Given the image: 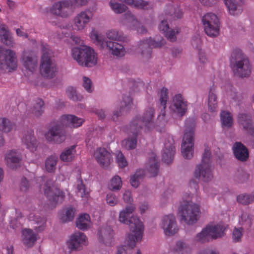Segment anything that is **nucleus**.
I'll use <instances>...</instances> for the list:
<instances>
[{
	"label": "nucleus",
	"instance_id": "29",
	"mask_svg": "<svg viewBox=\"0 0 254 254\" xmlns=\"http://www.w3.org/2000/svg\"><path fill=\"white\" fill-rule=\"evenodd\" d=\"M92 223L90 216L87 213L79 215L76 220V226L80 230L85 231L91 227Z\"/></svg>",
	"mask_w": 254,
	"mask_h": 254
},
{
	"label": "nucleus",
	"instance_id": "26",
	"mask_svg": "<svg viewBox=\"0 0 254 254\" xmlns=\"http://www.w3.org/2000/svg\"><path fill=\"white\" fill-rule=\"evenodd\" d=\"M126 21L132 25V28L136 30L138 33L143 34L146 32L145 27L141 25L139 22L131 12H127L123 16L122 22L123 24H126Z\"/></svg>",
	"mask_w": 254,
	"mask_h": 254
},
{
	"label": "nucleus",
	"instance_id": "13",
	"mask_svg": "<svg viewBox=\"0 0 254 254\" xmlns=\"http://www.w3.org/2000/svg\"><path fill=\"white\" fill-rule=\"evenodd\" d=\"M235 54V73L242 77L249 76L251 73L252 67L248 58L241 50H236Z\"/></svg>",
	"mask_w": 254,
	"mask_h": 254
},
{
	"label": "nucleus",
	"instance_id": "20",
	"mask_svg": "<svg viewBox=\"0 0 254 254\" xmlns=\"http://www.w3.org/2000/svg\"><path fill=\"white\" fill-rule=\"evenodd\" d=\"M174 153V140L172 136H168L164 142V148L162 150L163 160L167 164L171 163L173 159Z\"/></svg>",
	"mask_w": 254,
	"mask_h": 254
},
{
	"label": "nucleus",
	"instance_id": "6",
	"mask_svg": "<svg viewBox=\"0 0 254 254\" xmlns=\"http://www.w3.org/2000/svg\"><path fill=\"white\" fill-rule=\"evenodd\" d=\"M89 36L94 43L102 48L107 47L113 55L117 57H122L125 55L126 51L122 44L112 41H105L103 36L94 28H92Z\"/></svg>",
	"mask_w": 254,
	"mask_h": 254
},
{
	"label": "nucleus",
	"instance_id": "25",
	"mask_svg": "<svg viewBox=\"0 0 254 254\" xmlns=\"http://www.w3.org/2000/svg\"><path fill=\"white\" fill-rule=\"evenodd\" d=\"M206 227L212 240L220 238L225 235L226 228L221 223L209 224Z\"/></svg>",
	"mask_w": 254,
	"mask_h": 254
},
{
	"label": "nucleus",
	"instance_id": "51",
	"mask_svg": "<svg viewBox=\"0 0 254 254\" xmlns=\"http://www.w3.org/2000/svg\"><path fill=\"white\" fill-rule=\"evenodd\" d=\"M122 181L119 176H114L110 180L109 188L112 190H119L122 187Z\"/></svg>",
	"mask_w": 254,
	"mask_h": 254
},
{
	"label": "nucleus",
	"instance_id": "12",
	"mask_svg": "<svg viewBox=\"0 0 254 254\" xmlns=\"http://www.w3.org/2000/svg\"><path fill=\"white\" fill-rule=\"evenodd\" d=\"M165 43V41L162 38L157 41L151 37L144 39L138 43L137 52L142 58L148 59L151 56V48L161 47Z\"/></svg>",
	"mask_w": 254,
	"mask_h": 254
},
{
	"label": "nucleus",
	"instance_id": "33",
	"mask_svg": "<svg viewBox=\"0 0 254 254\" xmlns=\"http://www.w3.org/2000/svg\"><path fill=\"white\" fill-rule=\"evenodd\" d=\"M12 129V125L11 122L5 118H0V147L4 145L5 141L3 137V133H8Z\"/></svg>",
	"mask_w": 254,
	"mask_h": 254
},
{
	"label": "nucleus",
	"instance_id": "63",
	"mask_svg": "<svg viewBox=\"0 0 254 254\" xmlns=\"http://www.w3.org/2000/svg\"><path fill=\"white\" fill-rule=\"evenodd\" d=\"M123 198L126 203H130L133 199L131 197V192L129 190H126L123 193Z\"/></svg>",
	"mask_w": 254,
	"mask_h": 254
},
{
	"label": "nucleus",
	"instance_id": "59",
	"mask_svg": "<svg viewBox=\"0 0 254 254\" xmlns=\"http://www.w3.org/2000/svg\"><path fill=\"white\" fill-rule=\"evenodd\" d=\"M243 228L241 227L235 228L232 234L233 240L235 242L241 241L243 235Z\"/></svg>",
	"mask_w": 254,
	"mask_h": 254
},
{
	"label": "nucleus",
	"instance_id": "49",
	"mask_svg": "<svg viewBox=\"0 0 254 254\" xmlns=\"http://www.w3.org/2000/svg\"><path fill=\"white\" fill-rule=\"evenodd\" d=\"M237 201L243 205H248L254 201V191L251 194L242 193L238 195Z\"/></svg>",
	"mask_w": 254,
	"mask_h": 254
},
{
	"label": "nucleus",
	"instance_id": "54",
	"mask_svg": "<svg viewBox=\"0 0 254 254\" xmlns=\"http://www.w3.org/2000/svg\"><path fill=\"white\" fill-rule=\"evenodd\" d=\"M239 223L245 228L249 227L252 223V219L249 214L243 212L239 216Z\"/></svg>",
	"mask_w": 254,
	"mask_h": 254
},
{
	"label": "nucleus",
	"instance_id": "56",
	"mask_svg": "<svg viewBox=\"0 0 254 254\" xmlns=\"http://www.w3.org/2000/svg\"><path fill=\"white\" fill-rule=\"evenodd\" d=\"M44 102L41 100L39 99L37 101L36 103L34 104L32 113L36 117L40 116L44 112Z\"/></svg>",
	"mask_w": 254,
	"mask_h": 254
},
{
	"label": "nucleus",
	"instance_id": "15",
	"mask_svg": "<svg viewBox=\"0 0 254 254\" xmlns=\"http://www.w3.org/2000/svg\"><path fill=\"white\" fill-rule=\"evenodd\" d=\"M93 12L86 9L78 13L74 17L72 22V29L77 31H82L92 20Z\"/></svg>",
	"mask_w": 254,
	"mask_h": 254
},
{
	"label": "nucleus",
	"instance_id": "16",
	"mask_svg": "<svg viewBox=\"0 0 254 254\" xmlns=\"http://www.w3.org/2000/svg\"><path fill=\"white\" fill-rule=\"evenodd\" d=\"M135 209V206L133 204H131L127 206L119 213V222L128 225L130 232H131V227L135 226L136 223H140L142 227L144 228L143 224L138 217L134 215L130 216V215L133 213Z\"/></svg>",
	"mask_w": 254,
	"mask_h": 254
},
{
	"label": "nucleus",
	"instance_id": "30",
	"mask_svg": "<svg viewBox=\"0 0 254 254\" xmlns=\"http://www.w3.org/2000/svg\"><path fill=\"white\" fill-rule=\"evenodd\" d=\"M28 219L32 224L36 225L34 226V230L36 233L43 231L46 227V220L38 216H36L34 213H31L28 216Z\"/></svg>",
	"mask_w": 254,
	"mask_h": 254
},
{
	"label": "nucleus",
	"instance_id": "7",
	"mask_svg": "<svg viewBox=\"0 0 254 254\" xmlns=\"http://www.w3.org/2000/svg\"><path fill=\"white\" fill-rule=\"evenodd\" d=\"M36 183L39 184L40 191H43L48 197L49 201L54 205L62 203L64 200L65 194L68 193L66 190L64 191L54 187L51 182L45 183L42 177L38 178Z\"/></svg>",
	"mask_w": 254,
	"mask_h": 254
},
{
	"label": "nucleus",
	"instance_id": "42",
	"mask_svg": "<svg viewBox=\"0 0 254 254\" xmlns=\"http://www.w3.org/2000/svg\"><path fill=\"white\" fill-rule=\"evenodd\" d=\"M106 36L108 39L112 41L123 42L126 40L124 34L117 29H111L107 30Z\"/></svg>",
	"mask_w": 254,
	"mask_h": 254
},
{
	"label": "nucleus",
	"instance_id": "21",
	"mask_svg": "<svg viewBox=\"0 0 254 254\" xmlns=\"http://www.w3.org/2000/svg\"><path fill=\"white\" fill-rule=\"evenodd\" d=\"M187 108L188 103L181 95L178 94L174 97L172 105L170 107L173 112L182 116L185 114Z\"/></svg>",
	"mask_w": 254,
	"mask_h": 254
},
{
	"label": "nucleus",
	"instance_id": "64",
	"mask_svg": "<svg viewBox=\"0 0 254 254\" xmlns=\"http://www.w3.org/2000/svg\"><path fill=\"white\" fill-rule=\"evenodd\" d=\"M159 29L164 33L167 32L170 29L168 24L166 20L162 19L161 20V23L159 25Z\"/></svg>",
	"mask_w": 254,
	"mask_h": 254
},
{
	"label": "nucleus",
	"instance_id": "3",
	"mask_svg": "<svg viewBox=\"0 0 254 254\" xmlns=\"http://www.w3.org/2000/svg\"><path fill=\"white\" fill-rule=\"evenodd\" d=\"M214 166L212 164L209 148L205 149L201 162L197 165L193 171L195 179L205 183L211 181L213 178Z\"/></svg>",
	"mask_w": 254,
	"mask_h": 254
},
{
	"label": "nucleus",
	"instance_id": "37",
	"mask_svg": "<svg viewBox=\"0 0 254 254\" xmlns=\"http://www.w3.org/2000/svg\"><path fill=\"white\" fill-rule=\"evenodd\" d=\"M76 145H72L65 149L60 155V159L65 162H70L74 160L76 155Z\"/></svg>",
	"mask_w": 254,
	"mask_h": 254
},
{
	"label": "nucleus",
	"instance_id": "43",
	"mask_svg": "<svg viewBox=\"0 0 254 254\" xmlns=\"http://www.w3.org/2000/svg\"><path fill=\"white\" fill-rule=\"evenodd\" d=\"M77 195L81 197L83 200H86L89 197L90 191L85 188L81 180H77L76 183Z\"/></svg>",
	"mask_w": 254,
	"mask_h": 254
},
{
	"label": "nucleus",
	"instance_id": "8",
	"mask_svg": "<svg viewBox=\"0 0 254 254\" xmlns=\"http://www.w3.org/2000/svg\"><path fill=\"white\" fill-rule=\"evenodd\" d=\"M195 122L192 120H188L186 123L181 145V152L184 157L190 159L193 155V137Z\"/></svg>",
	"mask_w": 254,
	"mask_h": 254
},
{
	"label": "nucleus",
	"instance_id": "27",
	"mask_svg": "<svg viewBox=\"0 0 254 254\" xmlns=\"http://www.w3.org/2000/svg\"><path fill=\"white\" fill-rule=\"evenodd\" d=\"M232 149L234 156L238 160L245 161L248 159V150L242 143L239 142L235 143Z\"/></svg>",
	"mask_w": 254,
	"mask_h": 254
},
{
	"label": "nucleus",
	"instance_id": "50",
	"mask_svg": "<svg viewBox=\"0 0 254 254\" xmlns=\"http://www.w3.org/2000/svg\"><path fill=\"white\" fill-rule=\"evenodd\" d=\"M67 96L74 101H80L83 99V96L76 92L75 88L68 87L66 90Z\"/></svg>",
	"mask_w": 254,
	"mask_h": 254
},
{
	"label": "nucleus",
	"instance_id": "22",
	"mask_svg": "<svg viewBox=\"0 0 254 254\" xmlns=\"http://www.w3.org/2000/svg\"><path fill=\"white\" fill-rule=\"evenodd\" d=\"M93 156L97 162L103 168H107L111 164V154L104 148H97Z\"/></svg>",
	"mask_w": 254,
	"mask_h": 254
},
{
	"label": "nucleus",
	"instance_id": "48",
	"mask_svg": "<svg viewBox=\"0 0 254 254\" xmlns=\"http://www.w3.org/2000/svg\"><path fill=\"white\" fill-rule=\"evenodd\" d=\"M145 172L143 169L137 170L134 174L130 177V183L131 185L135 188H137Z\"/></svg>",
	"mask_w": 254,
	"mask_h": 254
},
{
	"label": "nucleus",
	"instance_id": "24",
	"mask_svg": "<svg viewBox=\"0 0 254 254\" xmlns=\"http://www.w3.org/2000/svg\"><path fill=\"white\" fill-rule=\"evenodd\" d=\"M21 241L25 247H33L38 239V235L30 228H24L21 231Z\"/></svg>",
	"mask_w": 254,
	"mask_h": 254
},
{
	"label": "nucleus",
	"instance_id": "60",
	"mask_svg": "<svg viewBox=\"0 0 254 254\" xmlns=\"http://www.w3.org/2000/svg\"><path fill=\"white\" fill-rule=\"evenodd\" d=\"M180 32V29L176 28L173 29H169L167 32L165 33V36L170 41L174 42L176 41V35Z\"/></svg>",
	"mask_w": 254,
	"mask_h": 254
},
{
	"label": "nucleus",
	"instance_id": "28",
	"mask_svg": "<svg viewBox=\"0 0 254 254\" xmlns=\"http://www.w3.org/2000/svg\"><path fill=\"white\" fill-rule=\"evenodd\" d=\"M114 235V231L110 226L101 228L98 233L100 241L107 245L111 244Z\"/></svg>",
	"mask_w": 254,
	"mask_h": 254
},
{
	"label": "nucleus",
	"instance_id": "35",
	"mask_svg": "<svg viewBox=\"0 0 254 254\" xmlns=\"http://www.w3.org/2000/svg\"><path fill=\"white\" fill-rule=\"evenodd\" d=\"M224 2L230 14L236 16L242 13L243 8L236 0H224Z\"/></svg>",
	"mask_w": 254,
	"mask_h": 254
},
{
	"label": "nucleus",
	"instance_id": "53",
	"mask_svg": "<svg viewBox=\"0 0 254 254\" xmlns=\"http://www.w3.org/2000/svg\"><path fill=\"white\" fill-rule=\"evenodd\" d=\"M57 162V157L52 155L49 157L45 161V168L47 171L52 172L55 170Z\"/></svg>",
	"mask_w": 254,
	"mask_h": 254
},
{
	"label": "nucleus",
	"instance_id": "31",
	"mask_svg": "<svg viewBox=\"0 0 254 254\" xmlns=\"http://www.w3.org/2000/svg\"><path fill=\"white\" fill-rule=\"evenodd\" d=\"M207 107L208 111L212 113L216 112L218 110V100L216 89L210 88L208 95Z\"/></svg>",
	"mask_w": 254,
	"mask_h": 254
},
{
	"label": "nucleus",
	"instance_id": "9",
	"mask_svg": "<svg viewBox=\"0 0 254 254\" xmlns=\"http://www.w3.org/2000/svg\"><path fill=\"white\" fill-rule=\"evenodd\" d=\"M42 56L40 67V73L42 76L48 78L55 76L58 69L57 64L51 59L53 54L48 45H42Z\"/></svg>",
	"mask_w": 254,
	"mask_h": 254
},
{
	"label": "nucleus",
	"instance_id": "10",
	"mask_svg": "<svg viewBox=\"0 0 254 254\" xmlns=\"http://www.w3.org/2000/svg\"><path fill=\"white\" fill-rule=\"evenodd\" d=\"M143 228L140 223H136L135 226L131 227L130 233L128 234L125 244L118 247V251L122 254L126 253L128 250L133 249L137 243L142 239Z\"/></svg>",
	"mask_w": 254,
	"mask_h": 254
},
{
	"label": "nucleus",
	"instance_id": "14",
	"mask_svg": "<svg viewBox=\"0 0 254 254\" xmlns=\"http://www.w3.org/2000/svg\"><path fill=\"white\" fill-rule=\"evenodd\" d=\"M159 227L167 236H172L179 231L175 216L173 214L165 215L161 217Z\"/></svg>",
	"mask_w": 254,
	"mask_h": 254
},
{
	"label": "nucleus",
	"instance_id": "32",
	"mask_svg": "<svg viewBox=\"0 0 254 254\" xmlns=\"http://www.w3.org/2000/svg\"><path fill=\"white\" fill-rule=\"evenodd\" d=\"M22 143L27 149L31 152L35 151L38 146V142L32 132H28L22 140Z\"/></svg>",
	"mask_w": 254,
	"mask_h": 254
},
{
	"label": "nucleus",
	"instance_id": "62",
	"mask_svg": "<svg viewBox=\"0 0 254 254\" xmlns=\"http://www.w3.org/2000/svg\"><path fill=\"white\" fill-rule=\"evenodd\" d=\"M82 85L87 92L91 93L93 91V85L91 80L89 78L86 76L83 77Z\"/></svg>",
	"mask_w": 254,
	"mask_h": 254
},
{
	"label": "nucleus",
	"instance_id": "4",
	"mask_svg": "<svg viewBox=\"0 0 254 254\" xmlns=\"http://www.w3.org/2000/svg\"><path fill=\"white\" fill-rule=\"evenodd\" d=\"M178 213L181 221L188 225H192L196 223L198 219L200 214L199 206L190 200V195L188 198H186V195H184Z\"/></svg>",
	"mask_w": 254,
	"mask_h": 254
},
{
	"label": "nucleus",
	"instance_id": "58",
	"mask_svg": "<svg viewBox=\"0 0 254 254\" xmlns=\"http://www.w3.org/2000/svg\"><path fill=\"white\" fill-rule=\"evenodd\" d=\"M106 201L109 205L114 206L118 204L119 199L118 196L115 193L109 192L106 195Z\"/></svg>",
	"mask_w": 254,
	"mask_h": 254
},
{
	"label": "nucleus",
	"instance_id": "34",
	"mask_svg": "<svg viewBox=\"0 0 254 254\" xmlns=\"http://www.w3.org/2000/svg\"><path fill=\"white\" fill-rule=\"evenodd\" d=\"M146 169L150 173V177L155 176L158 172V162L156 158V155L154 153L151 154L149 159L146 163Z\"/></svg>",
	"mask_w": 254,
	"mask_h": 254
},
{
	"label": "nucleus",
	"instance_id": "61",
	"mask_svg": "<svg viewBox=\"0 0 254 254\" xmlns=\"http://www.w3.org/2000/svg\"><path fill=\"white\" fill-rule=\"evenodd\" d=\"M132 104V102L131 97L129 96L125 95L122 97L120 106L122 108L128 110L131 107Z\"/></svg>",
	"mask_w": 254,
	"mask_h": 254
},
{
	"label": "nucleus",
	"instance_id": "52",
	"mask_svg": "<svg viewBox=\"0 0 254 254\" xmlns=\"http://www.w3.org/2000/svg\"><path fill=\"white\" fill-rule=\"evenodd\" d=\"M109 5L112 10L116 13H121L125 11L127 6L123 4L118 2L117 0H111Z\"/></svg>",
	"mask_w": 254,
	"mask_h": 254
},
{
	"label": "nucleus",
	"instance_id": "23",
	"mask_svg": "<svg viewBox=\"0 0 254 254\" xmlns=\"http://www.w3.org/2000/svg\"><path fill=\"white\" fill-rule=\"evenodd\" d=\"M21 159V153L18 149L9 150L4 155L6 165L11 169L16 168L19 166Z\"/></svg>",
	"mask_w": 254,
	"mask_h": 254
},
{
	"label": "nucleus",
	"instance_id": "45",
	"mask_svg": "<svg viewBox=\"0 0 254 254\" xmlns=\"http://www.w3.org/2000/svg\"><path fill=\"white\" fill-rule=\"evenodd\" d=\"M221 125L223 128H229L233 125V118L231 113L228 111H222L220 114Z\"/></svg>",
	"mask_w": 254,
	"mask_h": 254
},
{
	"label": "nucleus",
	"instance_id": "57",
	"mask_svg": "<svg viewBox=\"0 0 254 254\" xmlns=\"http://www.w3.org/2000/svg\"><path fill=\"white\" fill-rule=\"evenodd\" d=\"M115 156L116 162L120 168H123L127 166V161L120 151H117L116 152Z\"/></svg>",
	"mask_w": 254,
	"mask_h": 254
},
{
	"label": "nucleus",
	"instance_id": "5",
	"mask_svg": "<svg viewBox=\"0 0 254 254\" xmlns=\"http://www.w3.org/2000/svg\"><path fill=\"white\" fill-rule=\"evenodd\" d=\"M71 55L73 59L81 66L91 67L97 64V54L88 46L74 47L71 49Z\"/></svg>",
	"mask_w": 254,
	"mask_h": 254
},
{
	"label": "nucleus",
	"instance_id": "41",
	"mask_svg": "<svg viewBox=\"0 0 254 254\" xmlns=\"http://www.w3.org/2000/svg\"><path fill=\"white\" fill-rule=\"evenodd\" d=\"M194 241L195 242L200 244H205L212 241L206 226L195 236Z\"/></svg>",
	"mask_w": 254,
	"mask_h": 254
},
{
	"label": "nucleus",
	"instance_id": "55",
	"mask_svg": "<svg viewBox=\"0 0 254 254\" xmlns=\"http://www.w3.org/2000/svg\"><path fill=\"white\" fill-rule=\"evenodd\" d=\"M14 216H12L9 222V225L10 227L15 229L20 224L19 222V219L22 217V214L19 210H14Z\"/></svg>",
	"mask_w": 254,
	"mask_h": 254
},
{
	"label": "nucleus",
	"instance_id": "17",
	"mask_svg": "<svg viewBox=\"0 0 254 254\" xmlns=\"http://www.w3.org/2000/svg\"><path fill=\"white\" fill-rule=\"evenodd\" d=\"M71 1L69 0H61L54 2L50 9V12L62 18H67L71 14L70 8Z\"/></svg>",
	"mask_w": 254,
	"mask_h": 254
},
{
	"label": "nucleus",
	"instance_id": "18",
	"mask_svg": "<svg viewBox=\"0 0 254 254\" xmlns=\"http://www.w3.org/2000/svg\"><path fill=\"white\" fill-rule=\"evenodd\" d=\"M87 244V237L84 233L79 231L72 234L67 242L68 248L71 250H81L83 246Z\"/></svg>",
	"mask_w": 254,
	"mask_h": 254
},
{
	"label": "nucleus",
	"instance_id": "11",
	"mask_svg": "<svg viewBox=\"0 0 254 254\" xmlns=\"http://www.w3.org/2000/svg\"><path fill=\"white\" fill-rule=\"evenodd\" d=\"M17 67L16 53L10 49L4 50L0 46V74L5 69L9 71L15 70Z\"/></svg>",
	"mask_w": 254,
	"mask_h": 254
},
{
	"label": "nucleus",
	"instance_id": "47",
	"mask_svg": "<svg viewBox=\"0 0 254 254\" xmlns=\"http://www.w3.org/2000/svg\"><path fill=\"white\" fill-rule=\"evenodd\" d=\"M203 26L219 21L218 16L214 13L207 12L204 14L201 18Z\"/></svg>",
	"mask_w": 254,
	"mask_h": 254
},
{
	"label": "nucleus",
	"instance_id": "40",
	"mask_svg": "<svg viewBox=\"0 0 254 254\" xmlns=\"http://www.w3.org/2000/svg\"><path fill=\"white\" fill-rule=\"evenodd\" d=\"M205 33L209 37H216L219 34L220 22H215L213 24H210L203 26Z\"/></svg>",
	"mask_w": 254,
	"mask_h": 254
},
{
	"label": "nucleus",
	"instance_id": "19",
	"mask_svg": "<svg viewBox=\"0 0 254 254\" xmlns=\"http://www.w3.org/2000/svg\"><path fill=\"white\" fill-rule=\"evenodd\" d=\"M21 62L25 70L30 73H33L37 67V57L33 52L30 51L23 52Z\"/></svg>",
	"mask_w": 254,
	"mask_h": 254
},
{
	"label": "nucleus",
	"instance_id": "1",
	"mask_svg": "<svg viewBox=\"0 0 254 254\" xmlns=\"http://www.w3.org/2000/svg\"><path fill=\"white\" fill-rule=\"evenodd\" d=\"M168 100V90L165 88L161 89L160 92V103L161 111L158 116L155 123L153 122L154 110L152 108L146 110L142 117L137 116L133 119L130 130L133 136L128 137L122 141V145L127 149H134L136 145V137L138 132L142 129L145 132L155 130L162 132L166 130L168 120L165 115V109Z\"/></svg>",
	"mask_w": 254,
	"mask_h": 254
},
{
	"label": "nucleus",
	"instance_id": "38",
	"mask_svg": "<svg viewBox=\"0 0 254 254\" xmlns=\"http://www.w3.org/2000/svg\"><path fill=\"white\" fill-rule=\"evenodd\" d=\"M0 38L2 42L7 46H12L14 43L9 32L4 25L0 26Z\"/></svg>",
	"mask_w": 254,
	"mask_h": 254
},
{
	"label": "nucleus",
	"instance_id": "44",
	"mask_svg": "<svg viewBox=\"0 0 254 254\" xmlns=\"http://www.w3.org/2000/svg\"><path fill=\"white\" fill-rule=\"evenodd\" d=\"M131 6L142 9H148L152 6L148 2L142 0H119Z\"/></svg>",
	"mask_w": 254,
	"mask_h": 254
},
{
	"label": "nucleus",
	"instance_id": "46",
	"mask_svg": "<svg viewBox=\"0 0 254 254\" xmlns=\"http://www.w3.org/2000/svg\"><path fill=\"white\" fill-rule=\"evenodd\" d=\"M165 12L166 15L170 16L174 19L181 18L184 14L183 9L178 6L176 7L168 6L166 9Z\"/></svg>",
	"mask_w": 254,
	"mask_h": 254
},
{
	"label": "nucleus",
	"instance_id": "36",
	"mask_svg": "<svg viewBox=\"0 0 254 254\" xmlns=\"http://www.w3.org/2000/svg\"><path fill=\"white\" fill-rule=\"evenodd\" d=\"M75 209L71 206L64 208L59 214L60 219L63 222L71 221L75 215Z\"/></svg>",
	"mask_w": 254,
	"mask_h": 254
},
{
	"label": "nucleus",
	"instance_id": "39",
	"mask_svg": "<svg viewBox=\"0 0 254 254\" xmlns=\"http://www.w3.org/2000/svg\"><path fill=\"white\" fill-rule=\"evenodd\" d=\"M174 250L181 254H189L191 253V248L186 241L179 240L176 243Z\"/></svg>",
	"mask_w": 254,
	"mask_h": 254
},
{
	"label": "nucleus",
	"instance_id": "2",
	"mask_svg": "<svg viewBox=\"0 0 254 254\" xmlns=\"http://www.w3.org/2000/svg\"><path fill=\"white\" fill-rule=\"evenodd\" d=\"M84 120L73 115H62L57 121V124L49 129L45 134L46 139L50 142L61 143L66 138L65 133L63 128L70 127L77 128L82 126Z\"/></svg>",
	"mask_w": 254,
	"mask_h": 254
}]
</instances>
